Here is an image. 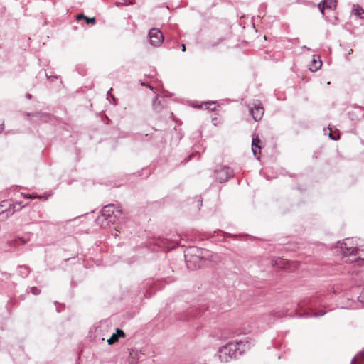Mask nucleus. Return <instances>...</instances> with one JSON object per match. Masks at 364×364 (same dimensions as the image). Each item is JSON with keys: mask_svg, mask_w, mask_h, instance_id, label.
Instances as JSON below:
<instances>
[{"mask_svg": "<svg viewBox=\"0 0 364 364\" xmlns=\"http://www.w3.org/2000/svg\"><path fill=\"white\" fill-rule=\"evenodd\" d=\"M355 14L359 16L360 18H364V9L362 8H358L355 10Z\"/></svg>", "mask_w": 364, "mask_h": 364, "instance_id": "19", "label": "nucleus"}, {"mask_svg": "<svg viewBox=\"0 0 364 364\" xmlns=\"http://www.w3.org/2000/svg\"><path fill=\"white\" fill-rule=\"evenodd\" d=\"M275 314H277V316L278 317H282L285 314V313L283 311H279L275 312Z\"/></svg>", "mask_w": 364, "mask_h": 364, "instance_id": "27", "label": "nucleus"}, {"mask_svg": "<svg viewBox=\"0 0 364 364\" xmlns=\"http://www.w3.org/2000/svg\"><path fill=\"white\" fill-rule=\"evenodd\" d=\"M325 314H326L325 311H322L321 313L315 312L313 314H307V315H308V316H315V317H316V316H323Z\"/></svg>", "mask_w": 364, "mask_h": 364, "instance_id": "25", "label": "nucleus"}, {"mask_svg": "<svg viewBox=\"0 0 364 364\" xmlns=\"http://www.w3.org/2000/svg\"><path fill=\"white\" fill-rule=\"evenodd\" d=\"M353 272H355V273H356V274H358V272L353 271Z\"/></svg>", "mask_w": 364, "mask_h": 364, "instance_id": "41", "label": "nucleus"}, {"mask_svg": "<svg viewBox=\"0 0 364 364\" xmlns=\"http://www.w3.org/2000/svg\"><path fill=\"white\" fill-rule=\"evenodd\" d=\"M26 197L28 198H33V197L31 195H28ZM41 198V196H37L33 197V198Z\"/></svg>", "mask_w": 364, "mask_h": 364, "instance_id": "29", "label": "nucleus"}, {"mask_svg": "<svg viewBox=\"0 0 364 364\" xmlns=\"http://www.w3.org/2000/svg\"><path fill=\"white\" fill-rule=\"evenodd\" d=\"M117 213H122V210L120 206L116 205L114 204H109L105 205L101 210V216L98 218V220L102 218V220H105L107 218Z\"/></svg>", "mask_w": 364, "mask_h": 364, "instance_id": "4", "label": "nucleus"}, {"mask_svg": "<svg viewBox=\"0 0 364 364\" xmlns=\"http://www.w3.org/2000/svg\"><path fill=\"white\" fill-rule=\"evenodd\" d=\"M46 77L48 79H50V77L58 78L57 76L48 75L47 74H46Z\"/></svg>", "mask_w": 364, "mask_h": 364, "instance_id": "33", "label": "nucleus"}, {"mask_svg": "<svg viewBox=\"0 0 364 364\" xmlns=\"http://www.w3.org/2000/svg\"><path fill=\"white\" fill-rule=\"evenodd\" d=\"M189 250L195 254V255L196 257V259H203V258H205V256L203 255V252H208V251L205 250H200V249H198L197 247L191 248Z\"/></svg>", "mask_w": 364, "mask_h": 364, "instance_id": "12", "label": "nucleus"}, {"mask_svg": "<svg viewBox=\"0 0 364 364\" xmlns=\"http://www.w3.org/2000/svg\"><path fill=\"white\" fill-rule=\"evenodd\" d=\"M1 206L5 207V209L0 211V221H4L14 214V211H12L11 208H10L8 205H6V203L1 205Z\"/></svg>", "mask_w": 364, "mask_h": 364, "instance_id": "10", "label": "nucleus"}, {"mask_svg": "<svg viewBox=\"0 0 364 364\" xmlns=\"http://www.w3.org/2000/svg\"><path fill=\"white\" fill-rule=\"evenodd\" d=\"M350 364H364V352H360L354 357Z\"/></svg>", "mask_w": 364, "mask_h": 364, "instance_id": "13", "label": "nucleus"}, {"mask_svg": "<svg viewBox=\"0 0 364 364\" xmlns=\"http://www.w3.org/2000/svg\"><path fill=\"white\" fill-rule=\"evenodd\" d=\"M360 272H364V266H363V269H362Z\"/></svg>", "mask_w": 364, "mask_h": 364, "instance_id": "42", "label": "nucleus"}, {"mask_svg": "<svg viewBox=\"0 0 364 364\" xmlns=\"http://www.w3.org/2000/svg\"><path fill=\"white\" fill-rule=\"evenodd\" d=\"M353 239H346L341 245L343 257L346 262L355 263V266L364 267V248L356 244L355 247L350 246Z\"/></svg>", "mask_w": 364, "mask_h": 364, "instance_id": "1", "label": "nucleus"}, {"mask_svg": "<svg viewBox=\"0 0 364 364\" xmlns=\"http://www.w3.org/2000/svg\"><path fill=\"white\" fill-rule=\"evenodd\" d=\"M328 130H329V133H328V136L329 137L332 139V140H338L339 139V134L338 133H336V134H333L332 132V130L331 128H328Z\"/></svg>", "mask_w": 364, "mask_h": 364, "instance_id": "20", "label": "nucleus"}, {"mask_svg": "<svg viewBox=\"0 0 364 364\" xmlns=\"http://www.w3.org/2000/svg\"><path fill=\"white\" fill-rule=\"evenodd\" d=\"M250 114L255 122L261 120L264 115V108L259 102H253L252 106L250 108Z\"/></svg>", "mask_w": 364, "mask_h": 364, "instance_id": "6", "label": "nucleus"}, {"mask_svg": "<svg viewBox=\"0 0 364 364\" xmlns=\"http://www.w3.org/2000/svg\"><path fill=\"white\" fill-rule=\"evenodd\" d=\"M189 262H190V261L186 259V264H187L188 268H191Z\"/></svg>", "mask_w": 364, "mask_h": 364, "instance_id": "35", "label": "nucleus"}, {"mask_svg": "<svg viewBox=\"0 0 364 364\" xmlns=\"http://www.w3.org/2000/svg\"><path fill=\"white\" fill-rule=\"evenodd\" d=\"M134 0H122V1L116 2L115 4L117 6H127V5H133L134 4Z\"/></svg>", "mask_w": 364, "mask_h": 364, "instance_id": "18", "label": "nucleus"}, {"mask_svg": "<svg viewBox=\"0 0 364 364\" xmlns=\"http://www.w3.org/2000/svg\"><path fill=\"white\" fill-rule=\"evenodd\" d=\"M122 213H117L109 215V217L107 218L105 220L107 222V224H114L119 218V216L121 215Z\"/></svg>", "mask_w": 364, "mask_h": 364, "instance_id": "15", "label": "nucleus"}, {"mask_svg": "<svg viewBox=\"0 0 364 364\" xmlns=\"http://www.w3.org/2000/svg\"><path fill=\"white\" fill-rule=\"evenodd\" d=\"M209 105H215V102H209Z\"/></svg>", "mask_w": 364, "mask_h": 364, "instance_id": "40", "label": "nucleus"}, {"mask_svg": "<svg viewBox=\"0 0 364 364\" xmlns=\"http://www.w3.org/2000/svg\"><path fill=\"white\" fill-rule=\"evenodd\" d=\"M85 20L87 23L94 24V23H95V21H96L95 18H88L87 16L85 17Z\"/></svg>", "mask_w": 364, "mask_h": 364, "instance_id": "24", "label": "nucleus"}, {"mask_svg": "<svg viewBox=\"0 0 364 364\" xmlns=\"http://www.w3.org/2000/svg\"><path fill=\"white\" fill-rule=\"evenodd\" d=\"M124 338L125 337V333L124 332L119 329V328H117L116 330V333H113L112 335V336L107 340V343L109 345H112L114 343H115L116 342H117L119 338Z\"/></svg>", "mask_w": 364, "mask_h": 364, "instance_id": "9", "label": "nucleus"}, {"mask_svg": "<svg viewBox=\"0 0 364 364\" xmlns=\"http://www.w3.org/2000/svg\"><path fill=\"white\" fill-rule=\"evenodd\" d=\"M86 16H85L83 14H80L77 16V20H81V19H84L85 18Z\"/></svg>", "mask_w": 364, "mask_h": 364, "instance_id": "26", "label": "nucleus"}, {"mask_svg": "<svg viewBox=\"0 0 364 364\" xmlns=\"http://www.w3.org/2000/svg\"><path fill=\"white\" fill-rule=\"evenodd\" d=\"M149 38L150 43L154 47L159 46L164 41L162 33L157 28H151L149 31Z\"/></svg>", "mask_w": 364, "mask_h": 364, "instance_id": "5", "label": "nucleus"}, {"mask_svg": "<svg viewBox=\"0 0 364 364\" xmlns=\"http://www.w3.org/2000/svg\"><path fill=\"white\" fill-rule=\"evenodd\" d=\"M4 203H6V205H8L10 208H11L12 211H14V213L16 211L20 210L23 208V205H21V203H11L9 201H4Z\"/></svg>", "mask_w": 364, "mask_h": 364, "instance_id": "14", "label": "nucleus"}, {"mask_svg": "<svg viewBox=\"0 0 364 364\" xmlns=\"http://www.w3.org/2000/svg\"><path fill=\"white\" fill-rule=\"evenodd\" d=\"M112 100H113V102H114V104L116 105L117 104V100L116 98L113 96V95H111Z\"/></svg>", "mask_w": 364, "mask_h": 364, "instance_id": "32", "label": "nucleus"}, {"mask_svg": "<svg viewBox=\"0 0 364 364\" xmlns=\"http://www.w3.org/2000/svg\"><path fill=\"white\" fill-rule=\"evenodd\" d=\"M26 116L27 117H36L39 119L45 118V119L48 117V115L46 113H43L41 112H36L34 113L28 112V113H26Z\"/></svg>", "mask_w": 364, "mask_h": 364, "instance_id": "17", "label": "nucleus"}, {"mask_svg": "<svg viewBox=\"0 0 364 364\" xmlns=\"http://www.w3.org/2000/svg\"><path fill=\"white\" fill-rule=\"evenodd\" d=\"M233 171L228 166H223L215 171V179L220 183L227 181L233 176Z\"/></svg>", "mask_w": 364, "mask_h": 364, "instance_id": "3", "label": "nucleus"}, {"mask_svg": "<svg viewBox=\"0 0 364 364\" xmlns=\"http://www.w3.org/2000/svg\"><path fill=\"white\" fill-rule=\"evenodd\" d=\"M4 129V123L0 124V132H1Z\"/></svg>", "mask_w": 364, "mask_h": 364, "instance_id": "31", "label": "nucleus"}, {"mask_svg": "<svg viewBox=\"0 0 364 364\" xmlns=\"http://www.w3.org/2000/svg\"><path fill=\"white\" fill-rule=\"evenodd\" d=\"M198 202L200 203V205L201 206L202 205V200H201L200 197H199V198H198Z\"/></svg>", "mask_w": 364, "mask_h": 364, "instance_id": "38", "label": "nucleus"}, {"mask_svg": "<svg viewBox=\"0 0 364 364\" xmlns=\"http://www.w3.org/2000/svg\"><path fill=\"white\" fill-rule=\"evenodd\" d=\"M320 11L323 15H325V11L329 10L333 11L336 7V0H323L321 3L318 4V6Z\"/></svg>", "mask_w": 364, "mask_h": 364, "instance_id": "7", "label": "nucleus"}, {"mask_svg": "<svg viewBox=\"0 0 364 364\" xmlns=\"http://www.w3.org/2000/svg\"><path fill=\"white\" fill-rule=\"evenodd\" d=\"M358 300L364 305V288L362 289L360 296H358Z\"/></svg>", "mask_w": 364, "mask_h": 364, "instance_id": "23", "label": "nucleus"}, {"mask_svg": "<svg viewBox=\"0 0 364 364\" xmlns=\"http://www.w3.org/2000/svg\"><path fill=\"white\" fill-rule=\"evenodd\" d=\"M322 65V62L318 56L314 55L310 65V70L313 72L317 71Z\"/></svg>", "mask_w": 364, "mask_h": 364, "instance_id": "11", "label": "nucleus"}, {"mask_svg": "<svg viewBox=\"0 0 364 364\" xmlns=\"http://www.w3.org/2000/svg\"><path fill=\"white\" fill-rule=\"evenodd\" d=\"M260 142L261 141L258 136H253L252 141V151L254 156H256L258 159H259L261 149Z\"/></svg>", "mask_w": 364, "mask_h": 364, "instance_id": "8", "label": "nucleus"}, {"mask_svg": "<svg viewBox=\"0 0 364 364\" xmlns=\"http://www.w3.org/2000/svg\"><path fill=\"white\" fill-rule=\"evenodd\" d=\"M243 341H230L219 349V358L221 362L228 363L232 358H236L245 350Z\"/></svg>", "mask_w": 364, "mask_h": 364, "instance_id": "2", "label": "nucleus"}, {"mask_svg": "<svg viewBox=\"0 0 364 364\" xmlns=\"http://www.w3.org/2000/svg\"><path fill=\"white\" fill-rule=\"evenodd\" d=\"M31 291L33 294L38 295L40 294L41 290L36 287H33L31 288Z\"/></svg>", "mask_w": 364, "mask_h": 364, "instance_id": "22", "label": "nucleus"}, {"mask_svg": "<svg viewBox=\"0 0 364 364\" xmlns=\"http://www.w3.org/2000/svg\"><path fill=\"white\" fill-rule=\"evenodd\" d=\"M31 97H32V96H31V94H27V95H26V97H27L28 99H31Z\"/></svg>", "mask_w": 364, "mask_h": 364, "instance_id": "36", "label": "nucleus"}, {"mask_svg": "<svg viewBox=\"0 0 364 364\" xmlns=\"http://www.w3.org/2000/svg\"><path fill=\"white\" fill-rule=\"evenodd\" d=\"M206 109H210V110H215V107H206Z\"/></svg>", "mask_w": 364, "mask_h": 364, "instance_id": "37", "label": "nucleus"}, {"mask_svg": "<svg viewBox=\"0 0 364 364\" xmlns=\"http://www.w3.org/2000/svg\"><path fill=\"white\" fill-rule=\"evenodd\" d=\"M117 231H118L117 230H115V232L114 233V232L112 233L114 237H117Z\"/></svg>", "mask_w": 364, "mask_h": 364, "instance_id": "34", "label": "nucleus"}, {"mask_svg": "<svg viewBox=\"0 0 364 364\" xmlns=\"http://www.w3.org/2000/svg\"><path fill=\"white\" fill-rule=\"evenodd\" d=\"M159 105H160V101L158 100V97H156L155 99L153 101V107H154V109L156 111V112H159Z\"/></svg>", "mask_w": 364, "mask_h": 364, "instance_id": "21", "label": "nucleus"}, {"mask_svg": "<svg viewBox=\"0 0 364 364\" xmlns=\"http://www.w3.org/2000/svg\"><path fill=\"white\" fill-rule=\"evenodd\" d=\"M112 88H110V90H109L108 91V92H107V95H108L110 94V92H111V91H112Z\"/></svg>", "mask_w": 364, "mask_h": 364, "instance_id": "39", "label": "nucleus"}, {"mask_svg": "<svg viewBox=\"0 0 364 364\" xmlns=\"http://www.w3.org/2000/svg\"><path fill=\"white\" fill-rule=\"evenodd\" d=\"M14 242L15 244L17 243L18 245V244H24V243H26V241L25 240H22L21 239H18L17 240H15Z\"/></svg>", "mask_w": 364, "mask_h": 364, "instance_id": "28", "label": "nucleus"}, {"mask_svg": "<svg viewBox=\"0 0 364 364\" xmlns=\"http://www.w3.org/2000/svg\"><path fill=\"white\" fill-rule=\"evenodd\" d=\"M18 269H19V274L23 277H27L30 272L29 267L26 265L19 266Z\"/></svg>", "mask_w": 364, "mask_h": 364, "instance_id": "16", "label": "nucleus"}, {"mask_svg": "<svg viewBox=\"0 0 364 364\" xmlns=\"http://www.w3.org/2000/svg\"><path fill=\"white\" fill-rule=\"evenodd\" d=\"M181 50L183 52H184L186 50V46H185V44H182L181 45Z\"/></svg>", "mask_w": 364, "mask_h": 364, "instance_id": "30", "label": "nucleus"}]
</instances>
